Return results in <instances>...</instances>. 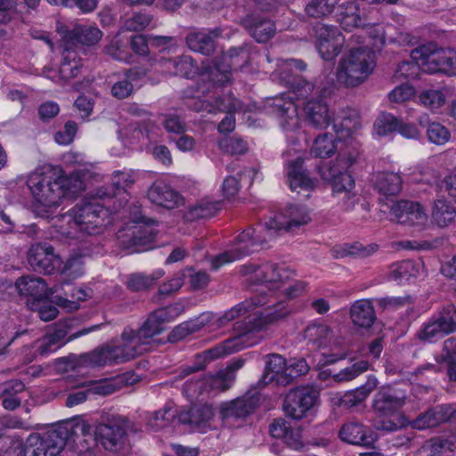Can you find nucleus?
Instances as JSON below:
<instances>
[{"label":"nucleus","instance_id":"nucleus-1","mask_svg":"<svg viewBox=\"0 0 456 456\" xmlns=\"http://www.w3.org/2000/svg\"><path fill=\"white\" fill-rule=\"evenodd\" d=\"M264 303L260 300L256 303L244 301L219 316L216 322L218 326L222 327L248 314L243 322H237L234 324V329L238 332L236 337L197 355L196 363L193 366H188L182 370L183 377L204 369L208 362L231 354L244 346H251L264 339L265 337L262 333L288 314V310L283 302L249 313L253 305H262Z\"/></svg>","mask_w":456,"mask_h":456},{"label":"nucleus","instance_id":"nucleus-2","mask_svg":"<svg viewBox=\"0 0 456 456\" xmlns=\"http://www.w3.org/2000/svg\"><path fill=\"white\" fill-rule=\"evenodd\" d=\"M248 51L245 48H232L227 53L216 60L213 65L204 68L200 74L198 92L203 94L212 93L216 95L215 102L209 100H196L193 109L198 111L208 113L216 110L227 112L226 116L218 125V131L221 134L231 133L235 128V118L233 112L242 108L240 100L234 98L232 94H219V88L224 86L231 81L232 69L241 67L248 60Z\"/></svg>","mask_w":456,"mask_h":456},{"label":"nucleus","instance_id":"nucleus-3","mask_svg":"<svg viewBox=\"0 0 456 456\" xmlns=\"http://www.w3.org/2000/svg\"><path fill=\"white\" fill-rule=\"evenodd\" d=\"M311 221L309 211L299 205H289L281 212L269 217L264 224H257L240 232L231 248L211 260V266H222L247 256L273 240L280 231L293 232Z\"/></svg>","mask_w":456,"mask_h":456},{"label":"nucleus","instance_id":"nucleus-4","mask_svg":"<svg viewBox=\"0 0 456 456\" xmlns=\"http://www.w3.org/2000/svg\"><path fill=\"white\" fill-rule=\"evenodd\" d=\"M288 86L290 88L288 93L267 98L265 107L270 114L277 118L288 141L292 145H296L297 140L293 136H289V134L296 133L300 126L297 103L295 102V100L302 101L305 105L308 101L322 98V90L303 77L297 78Z\"/></svg>","mask_w":456,"mask_h":456},{"label":"nucleus","instance_id":"nucleus-5","mask_svg":"<svg viewBox=\"0 0 456 456\" xmlns=\"http://www.w3.org/2000/svg\"><path fill=\"white\" fill-rule=\"evenodd\" d=\"M109 207H104L98 199L77 204L67 213L52 218L53 226L61 236L80 239L84 234L101 232L106 225Z\"/></svg>","mask_w":456,"mask_h":456},{"label":"nucleus","instance_id":"nucleus-6","mask_svg":"<svg viewBox=\"0 0 456 456\" xmlns=\"http://www.w3.org/2000/svg\"><path fill=\"white\" fill-rule=\"evenodd\" d=\"M149 344L140 332L125 328L118 340L82 356L86 366H105L130 361L149 350Z\"/></svg>","mask_w":456,"mask_h":456},{"label":"nucleus","instance_id":"nucleus-7","mask_svg":"<svg viewBox=\"0 0 456 456\" xmlns=\"http://www.w3.org/2000/svg\"><path fill=\"white\" fill-rule=\"evenodd\" d=\"M355 159L354 154L340 153L330 165L319 169L322 178L331 183L334 194L339 200L341 208L346 211L353 209L358 201L356 194L353 191L354 180L348 171Z\"/></svg>","mask_w":456,"mask_h":456},{"label":"nucleus","instance_id":"nucleus-8","mask_svg":"<svg viewBox=\"0 0 456 456\" xmlns=\"http://www.w3.org/2000/svg\"><path fill=\"white\" fill-rule=\"evenodd\" d=\"M374 53L367 47L350 49L340 59L336 77L340 85L355 87L362 84L374 70Z\"/></svg>","mask_w":456,"mask_h":456},{"label":"nucleus","instance_id":"nucleus-9","mask_svg":"<svg viewBox=\"0 0 456 456\" xmlns=\"http://www.w3.org/2000/svg\"><path fill=\"white\" fill-rule=\"evenodd\" d=\"M305 11L313 18H322L335 12L337 20L346 30L365 26V19L361 16L354 1L312 0L305 5Z\"/></svg>","mask_w":456,"mask_h":456},{"label":"nucleus","instance_id":"nucleus-10","mask_svg":"<svg viewBox=\"0 0 456 456\" xmlns=\"http://www.w3.org/2000/svg\"><path fill=\"white\" fill-rule=\"evenodd\" d=\"M131 422L121 415L111 416L106 422L99 423L94 429V440L106 451L124 455L129 450L128 430Z\"/></svg>","mask_w":456,"mask_h":456},{"label":"nucleus","instance_id":"nucleus-11","mask_svg":"<svg viewBox=\"0 0 456 456\" xmlns=\"http://www.w3.org/2000/svg\"><path fill=\"white\" fill-rule=\"evenodd\" d=\"M411 56L421 61L427 73H444L456 76V51L452 48H438L436 44L422 45L411 51Z\"/></svg>","mask_w":456,"mask_h":456},{"label":"nucleus","instance_id":"nucleus-12","mask_svg":"<svg viewBox=\"0 0 456 456\" xmlns=\"http://www.w3.org/2000/svg\"><path fill=\"white\" fill-rule=\"evenodd\" d=\"M287 183L291 191L309 197L317 185V180L309 175L304 167V159L296 149H288L283 153Z\"/></svg>","mask_w":456,"mask_h":456},{"label":"nucleus","instance_id":"nucleus-13","mask_svg":"<svg viewBox=\"0 0 456 456\" xmlns=\"http://www.w3.org/2000/svg\"><path fill=\"white\" fill-rule=\"evenodd\" d=\"M240 275L250 285H265L268 283L294 282L295 273L286 266H278L272 263L246 264L240 266Z\"/></svg>","mask_w":456,"mask_h":456},{"label":"nucleus","instance_id":"nucleus-14","mask_svg":"<svg viewBox=\"0 0 456 456\" xmlns=\"http://www.w3.org/2000/svg\"><path fill=\"white\" fill-rule=\"evenodd\" d=\"M27 183L36 200L45 207L57 206L63 199L58 175L52 170L36 171L29 175Z\"/></svg>","mask_w":456,"mask_h":456},{"label":"nucleus","instance_id":"nucleus-15","mask_svg":"<svg viewBox=\"0 0 456 456\" xmlns=\"http://www.w3.org/2000/svg\"><path fill=\"white\" fill-rule=\"evenodd\" d=\"M319 392L313 387H297L289 391L284 400L285 414L294 419L305 418L317 403Z\"/></svg>","mask_w":456,"mask_h":456},{"label":"nucleus","instance_id":"nucleus-16","mask_svg":"<svg viewBox=\"0 0 456 456\" xmlns=\"http://www.w3.org/2000/svg\"><path fill=\"white\" fill-rule=\"evenodd\" d=\"M389 208L397 223L411 226L415 231L420 232L428 224V215L418 202L399 200L393 202Z\"/></svg>","mask_w":456,"mask_h":456},{"label":"nucleus","instance_id":"nucleus-17","mask_svg":"<svg viewBox=\"0 0 456 456\" xmlns=\"http://www.w3.org/2000/svg\"><path fill=\"white\" fill-rule=\"evenodd\" d=\"M456 331V308L450 305L439 315L428 322L419 330L418 337L420 340L435 342L448 333Z\"/></svg>","mask_w":456,"mask_h":456},{"label":"nucleus","instance_id":"nucleus-18","mask_svg":"<svg viewBox=\"0 0 456 456\" xmlns=\"http://www.w3.org/2000/svg\"><path fill=\"white\" fill-rule=\"evenodd\" d=\"M27 260L34 271L45 274L55 273L61 265V257L48 243L32 244L28 250Z\"/></svg>","mask_w":456,"mask_h":456},{"label":"nucleus","instance_id":"nucleus-19","mask_svg":"<svg viewBox=\"0 0 456 456\" xmlns=\"http://www.w3.org/2000/svg\"><path fill=\"white\" fill-rule=\"evenodd\" d=\"M345 37L337 27L326 24L316 28V48L321 57L331 61L342 49Z\"/></svg>","mask_w":456,"mask_h":456},{"label":"nucleus","instance_id":"nucleus-20","mask_svg":"<svg viewBox=\"0 0 456 456\" xmlns=\"http://www.w3.org/2000/svg\"><path fill=\"white\" fill-rule=\"evenodd\" d=\"M183 312V306L181 304L161 307L152 312L138 330L142 339L144 338L150 345L151 339L164 330V324L172 322Z\"/></svg>","mask_w":456,"mask_h":456},{"label":"nucleus","instance_id":"nucleus-21","mask_svg":"<svg viewBox=\"0 0 456 456\" xmlns=\"http://www.w3.org/2000/svg\"><path fill=\"white\" fill-rule=\"evenodd\" d=\"M39 287H23V289H20V294H25L26 292H29L27 298V305L30 310L36 311L38 313V315L41 320L44 322H49L53 320L58 315L59 306L56 304V297H52V294L45 291L44 293L38 292L37 289Z\"/></svg>","mask_w":456,"mask_h":456},{"label":"nucleus","instance_id":"nucleus-22","mask_svg":"<svg viewBox=\"0 0 456 456\" xmlns=\"http://www.w3.org/2000/svg\"><path fill=\"white\" fill-rule=\"evenodd\" d=\"M406 394L390 386L381 387L372 402L373 408L385 416L397 414L404 406Z\"/></svg>","mask_w":456,"mask_h":456},{"label":"nucleus","instance_id":"nucleus-23","mask_svg":"<svg viewBox=\"0 0 456 456\" xmlns=\"http://www.w3.org/2000/svg\"><path fill=\"white\" fill-rule=\"evenodd\" d=\"M134 183L131 172L115 171L111 177V187L100 188L97 191L99 200H112L118 197V208H123L128 201L127 189Z\"/></svg>","mask_w":456,"mask_h":456},{"label":"nucleus","instance_id":"nucleus-24","mask_svg":"<svg viewBox=\"0 0 456 456\" xmlns=\"http://www.w3.org/2000/svg\"><path fill=\"white\" fill-rule=\"evenodd\" d=\"M66 335L67 332L64 329H56L35 341L30 346H25L23 349L25 361L30 362L37 355L46 356L55 352L64 344L63 340Z\"/></svg>","mask_w":456,"mask_h":456},{"label":"nucleus","instance_id":"nucleus-25","mask_svg":"<svg viewBox=\"0 0 456 456\" xmlns=\"http://www.w3.org/2000/svg\"><path fill=\"white\" fill-rule=\"evenodd\" d=\"M57 31L61 36L62 42L72 47H76L75 43L85 45H95L102 37V33L98 28L84 24L75 25L72 30L60 25L57 27Z\"/></svg>","mask_w":456,"mask_h":456},{"label":"nucleus","instance_id":"nucleus-26","mask_svg":"<svg viewBox=\"0 0 456 456\" xmlns=\"http://www.w3.org/2000/svg\"><path fill=\"white\" fill-rule=\"evenodd\" d=\"M254 410V403L248 398H237L222 403L219 406L220 417L224 426L234 428L238 421L244 419Z\"/></svg>","mask_w":456,"mask_h":456},{"label":"nucleus","instance_id":"nucleus-27","mask_svg":"<svg viewBox=\"0 0 456 456\" xmlns=\"http://www.w3.org/2000/svg\"><path fill=\"white\" fill-rule=\"evenodd\" d=\"M303 110L306 121L314 127L323 129L328 127L331 123L337 134L339 133L338 125L336 119H333L329 112L326 103L322 98L316 101H308L303 106Z\"/></svg>","mask_w":456,"mask_h":456},{"label":"nucleus","instance_id":"nucleus-28","mask_svg":"<svg viewBox=\"0 0 456 456\" xmlns=\"http://www.w3.org/2000/svg\"><path fill=\"white\" fill-rule=\"evenodd\" d=\"M147 196L153 204L167 209L178 208L183 203L182 195L163 181L154 182L149 188Z\"/></svg>","mask_w":456,"mask_h":456},{"label":"nucleus","instance_id":"nucleus-29","mask_svg":"<svg viewBox=\"0 0 456 456\" xmlns=\"http://www.w3.org/2000/svg\"><path fill=\"white\" fill-rule=\"evenodd\" d=\"M240 23L258 43L267 42L276 33L274 22L257 14H248L241 20Z\"/></svg>","mask_w":456,"mask_h":456},{"label":"nucleus","instance_id":"nucleus-30","mask_svg":"<svg viewBox=\"0 0 456 456\" xmlns=\"http://www.w3.org/2000/svg\"><path fill=\"white\" fill-rule=\"evenodd\" d=\"M379 381L374 376H369L366 382L351 391L343 395L336 394L331 397V402L335 405L353 407L363 401L378 387Z\"/></svg>","mask_w":456,"mask_h":456},{"label":"nucleus","instance_id":"nucleus-31","mask_svg":"<svg viewBox=\"0 0 456 456\" xmlns=\"http://www.w3.org/2000/svg\"><path fill=\"white\" fill-rule=\"evenodd\" d=\"M453 417H456V410L452 406L439 405L420 414L411 422V426L412 428L422 430L449 421Z\"/></svg>","mask_w":456,"mask_h":456},{"label":"nucleus","instance_id":"nucleus-32","mask_svg":"<svg viewBox=\"0 0 456 456\" xmlns=\"http://www.w3.org/2000/svg\"><path fill=\"white\" fill-rule=\"evenodd\" d=\"M62 47L63 51L59 67V78L63 82H68L82 73L84 64L82 59L78 56L76 47H72L64 43L62 44Z\"/></svg>","mask_w":456,"mask_h":456},{"label":"nucleus","instance_id":"nucleus-33","mask_svg":"<svg viewBox=\"0 0 456 456\" xmlns=\"http://www.w3.org/2000/svg\"><path fill=\"white\" fill-rule=\"evenodd\" d=\"M221 36V29H202L190 32L186 37L188 47L204 55L211 54L215 50V38Z\"/></svg>","mask_w":456,"mask_h":456},{"label":"nucleus","instance_id":"nucleus-34","mask_svg":"<svg viewBox=\"0 0 456 456\" xmlns=\"http://www.w3.org/2000/svg\"><path fill=\"white\" fill-rule=\"evenodd\" d=\"M214 410L208 404L192 407L188 413L181 416L183 422H188L196 431L207 433L215 428Z\"/></svg>","mask_w":456,"mask_h":456},{"label":"nucleus","instance_id":"nucleus-35","mask_svg":"<svg viewBox=\"0 0 456 456\" xmlns=\"http://www.w3.org/2000/svg\"><path fill=\"white\" fill-rule=\"evenodd\" d=\"M287 361L281 355L272 354L265 358V369L262 382L266 385L275 381L278 385L287 386Z\"/></svg>","mask_w":456,"mask_h":456},{"label":"nucleus","instance_id":"nucleus-36","mask_svg":"<svg viewBox=\"0 0 456 456\" xmlns=\"http://www.w3.org/2000/svg\"><path fill=\"white\" fill-rule=\"evenodd\" d=\"M339 436L348 444L366 447L372 445L374 442L371 433L357 422L344 424L339 431Z\"/></svg>","mask_w":456,"mask_h":456},{"label":"nucleus","instance_id":"nucleus-37","mask_svg":"<svg viewBox=\"0 0 456 456\" xmlns=\"http://www.w3.org/2000/svg\"><path fill=\"white\" fill-rule=\"evenodd\" d=\"M375 189L385 197L395 196L402 189V177L397 172L379 171L373 175Z\"/></svg>","mask_w":456,"mask_h":456},{"label":"nucleus","instance_id":"nucleus-38","mask_svg":"<svg viewBox=\"0 0 456 456\" xmlns=\"http://www.w3.org/2000/svg\"><path fill=\"white\" fill-rule=\"evenodd\" d=\"M431 221L440 228L454 224L456 221L455 207L444 199L435 200L431 209Z\"/></svg>","mask_w":456,"mask_h":456},{"label":"nucleus","instance_id":"nucleus-39","mask_svg":"<svg viewBox=\"0 0 456 456\" xmlns=\"http://www.w3.org/2000/svg\"><path fill=\"white\" fill-rule=\"evenodd\" d=\"M214 319V314L209 312L203 313L194 319H191L177 325L172 331V338L175 340H181L187 336L201 330Z\"/></svg>","mask_w":456,"mask_h":456},{"label":"nucleus","instance_id":"nucleus-40","mask_svg":"<svg viewBox=\"0 0 456 456\" xmlns=\"http://www.w3.org/2000/svg\"><path fill=\"white\" fill-rule=\"evenodd\" d=\"M350 316L354 325L361 328H370L375 319L374 307L369 300H357L350 309Z\"/></svg>","mask_w":456,"mask_h":456},{"label":"nucleus","instance_id":"nucleus-41","mask_svg":"<svg viewBox=\"0 0 456 456\" xmlns=\"http://www.w3.org/2000/svg\"><path fill=\"white\" fill-rule=\"evenodd\" d=\"M221 208V201L204 198L188 208L185 217L189 221L209 218L216 216Z\"/></svg>","mask_w":456,"mask_h":456},{"label":"nucleus","instance_id":"nucleus-42","mask_svg":"<svg viewBox=\"0 0 456 456\" xmlns=\"http://www.w3.org/2000/svg\"><path fill=\"white\" fill-rule=\"evenodd\" d=\"M419 270L414 262L411 260L393 264L389 268V281L398 283H413Z\"/></svg>","mask_w":456,"mask_h":456},{"label":"nucleus","instance_id":"nucleus-43","mask_svg":"<svg viewBox=\"0 0 456 456\" xmlns=\"http://www.w3.org/2000/svg\"><path fill=\"white\" fill-rule=\"evenodd\" d=\"M306 65L301 61L297 59L281 60L277 64L275 73L288 86L297 78H301L298 73L303 71Z\"/></svg>","mask_w":456,"mask_h":456},{"label":"nucleus","instance_id":"nucleus-44","mask_svg":"<svg viewBox=\"0 0 456 456\" xmlns=\"http://www.w3.org/2000/svg\"><path fill=\"white\" fill-rule=\"evenodd\" d=\"M337 148V136L324 133L314 139L310 154L314 158L327 159L334 155Z\"/></svg>","mask_w":456,"mask_h":456},{"label":"nucleus","instance_id":"nucleus-45","mask_svg":"<svg viewBox=\"0 0 456 456\" xmlns=\"http://www.w3.org/2000/svg\"><path fill=\"white\" fill-rule=\"evenodd\" d=\"M42 444L47 448L49 456H57L65 447L67 431L61 428H52L41 435Z\"/></svg>","mask_w":456,"mask_h":456},{"label":"nucleus","instance_id":"nucleus-46","mask_svg":"<svg viewBox=\"0 0 456 456\" xmlns=\"http://www.w3.org/2000/svg\"><path fill=\"white\" fill-rule=\"evenodd\" d=\"M128 38H124L121 33H118L105 46V53L118 61L131 62L132 54L128 49Z\"/></svg>","mask_w":456,"mask_h":456},{"label":"nucleus","instance_id":"nucleus-47","mask_svg":"<svg viewBox=\"0 0 456 456\" xmlns=\"http://www.w3.org/2000/svg\"><path fill=\"white\" fill-rule=\"evenodd\" d=\"M58 183L63 191V198L76 197L85 189V183L81 172L74 171L69 175H58Z\"/></svg>","mask_w":456,"mask_h":456},{"label":"nucleus","instance_id":"nucleus-48","mask_svg":"<svg viewBox=\"0 0 456 456\" xmlns=\"http://www.w3.org/2000/svg\"><path fill=\"white\" fill-rule=\"evenodd\" d=\"M454 442H456V436H453V440L443 436L435 437L428 440L423 449L428 456H452Z\"/></svg>","mask_w":456,"mask_h":456},{"label":"nucleus","instance_id":"nucleus-49","mask_svg":"<svg viewBox=\"0 0 456 456\" xmlns=\"http://www.w3.org/2000/svg\"><path fill=\"white\" fill-rule=\"evenodd\" d=\"M84 265L81 256H72L66 262L61 259V265L55 273H60L64 279L75 280L85 273Z\"/></svg>","mask_w":456,"mask_h":456},{"label":"nucleus","instance_id":"nucleus-50","mask_svg":"<svg viewBox=\"0 0 456 456\" xmlns=\"http://www.w3.org/2000/svg\"><path fill=\"white\" fill-rule=\"evenodd\" d=\"M329 349V353H323V363L333 364L340 360L346 359L347 356V350L346 346L345 338L340 336H336L332 333L331 341L326 346Z\"/></svg>","mask_w":456,"mask_h":456},{"label":"nucleus","instance_id":"nucleus-51","mask_svg":"<svg viewBox=\"0 0 456 456\" xmlns=\"http://www.w3.org/2000/svg\"><path fill=\"white\" fill-rule=\"evenodd\" d=\"M332 333V330L324 324H312L305 329V338L324 349L331 341Z\"/></svg>","mask_w":456,"mask_h":456},{"label":"nucleus","instance_id":"nucleus-52","mask_svg":"<svg viewBox=\"0 0 456 456\" xmlns=\"http://www.w3.org/2000/svg\"><path fill=\"white\" fill-rule=\"evenodd\" d=\"M419 101L425 108L429 109L432 111H436L445 103V88H430L424 90L419 94Z\"/></svg>","mask_w":456,"mask_h":456},{"label":"nucleus","instance_id":"nucleus-53","mask_svg":"<svg viewBox=\"0 0 456 456\" xmlns=\"http://www.w3.org/2000/svg\"><path fill=\"white\" fill-rule=\"evenodd\" d=\"M139 71L129 69L120 80L117 81L111 88V94L118 99H125L130 96L134 91L133 82L138 79Z\"/></svg>","mask_w":456,"mask_h":456},{"label":"nucleus","instance_id":"nucleus-54","mask_svg":"<svg viewBox=\"0 0 456 456\" xmlns=\"http://www.w3.org/2000/svg\"><path fill=\"white\" fill-rule=\"evenodd\" d=\"M120 134L128 144L144 143L145 141L152 139L149 128L142 127L138 124H130L120 131Z\"/></svg>","mask_w":456,"mask_h":456},{"label":"nucleus","instance_id":"nucleus-55","mask_svg":"<svg viewBox=\"0 0 456 456\" xmlns=\"http://www.w3.org/2000/svg\"><path fill=\"white\" fill-rule=\"evenodd\" d=\"M90 287H76V292L72 293L70 299L63 297H57L56 304L62 309L68 312H72L78 308L80 301H84L86 297H90Z\"/></svg>","mask_w":456,"mask_h":456},{"label":"nucleus","instance_id":"nucleus-56","mask_svg":"<svg viewBox=\"0 0 456 456\" xmlns=\"http://www.w3.org/2000/svg\"><path fill=\"white\" fill-rule=\"evenodd\" d=\"M370 368V363L366 360H360L352 365L346 367L333 375V379L337 382H347L354 379Z\"/></svg>","mask_w":456,"mask_h":456},{"label":"nucleus","instance_id":"nucleus-57","mask_svg":"<svg viewBox=\"0 0 456 456\" xmlns=\"http://www.w3.org/2000/svg\"><path fill=\"white\" fill-rule=\"evenodd\" d=\"M218 148L225 154L242 155L248 151V145L243 139L237 136H232L219 140Z\"/></svg>","mask_w":456,"mask_h":456},{"label":"nucleus","instance_id":"nucleus-58","mask_svg":"<svg viewBox=\"0 0 456 456\" xmlns=\"http://www.w3.org/2000/svg\"><path fill=\"white\" fill-rule=\"evenodd\" d=\"M207 387L211 390L224 391L231 387L235 380V375L221 370L215 375L205 378Z\"/></svg>","mask_w":456,"mask_h":456},{"label":"nucleus","instance_id":"nucleus-59","mask_svg":"<svg viewBox=\"0 0 456 456\" xmlns=\"http://www.w3.org/2000/svg\"><path fill=\"white\" fill-rule=\"evenodd\" d=\"M399 118L390 113H382L374 123V131L379 136H387L395 132Z\"/></svg>","mask_w":456,"mask_h":456},{"label":"nucleus","instance_id":"nucleus-60","mask_svg":"<svg viewBox=\"0 0 456 456\" xmlns=\"http://www.w3.org/2000/svg\"><path fill=\"white\" fill-rule=\"evenodd\" d=\"M167 63L173 65L174 69L172 71L174 76L188 78L192 77L198 69L197 65L189 55L176 57V61H167Z\"/></svg>","mask_w":456,"mask_h":456},{"label":"nucleus","instance_id":"nucleus-61","mask_svg":"<svg viewBox=\"0 0 456 456\" xmlns=\"http://www.w3.org/2000/svg\"><path fill=\"white\" fill-rule=\"evenodd\" d=\"M427 136L430 142L436 145H444L449 142L451 133L444 125L439 122L428 124Z\"/></svg>","mask_w":456,"mask_h":456},{"label":"nucleus","instance_id":"nucleus-62","mask_svg":"<svg viewBox=\"0 0 456 456\" xmlns=\"http://www.w3.org/2000/svg\"><path fill=\"white\" fill-rule=\"evenodd\" d=\"M411 61H403L398 64L395 73L396 79H413L418 77L421 61L414 60L411 55Z\"/></svg>","mask_w":456,"mask_h":456},{"label":"nucleus","instance_id":"nucleus-63","mask_svg":"<svg viewBox=\"0 0 456 456\" xmlns=\"http://www.w3.org/2000/svg\"><path fill=\"white\" fill-rule=\"evenodd\" d=\"M151 16L144 12H134L127 18L123 24V29L126 31H141L151 22Z\"/></svg>","mask_w":456,"mask_h":456},{"label":"nucleus","instance_id":"nucleus-64","mask_svg":"<svg viewBox=\"0 0 456 456\" xmlns=\"http://www.w3.org/2000/svg\"><path fill=\"white\" fill-rule=\"evenodd\" d=\"M42 443L40 434H31L26 441L24 456H47V448Z\"/></svg>","mask_w":456,"mask_h":456}]
</instances>
